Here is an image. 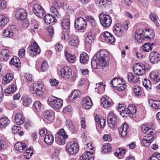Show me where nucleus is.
I'll list each match as a JSON object with an SVG mask.
<instances>
[{
    "label": "nucleus",
    "instance_id": "obj_47",
    "mask_svg": "<svg viewBox=\"0 0 160 160\" xmlns=\"http://www.w3.org/2000/svg\"><path fill=\"white\" fill-rule=\"evenodd\" d=\"M66 124L68 126L69 129L71 132H76L74 126L71 120H67Z\"/></svg>",
    "mask_w": 160,
    "mask_h": 160
},
{
    "label": "nucleus",
    "instance_id": "obj_32",
    "mask_svg": "<svg viewBox=\"0 0 160 160\" xmlns=\"http://www.w3.org/2000/svg\"><path fill=\"white\" fill-rule=\"evenodd\" d=\"M13 78V76L11 74L8 73L4 76L2 79V82L4 84L8 83Z\"/></svg>",
    "mask_w": 160,
    "mask_h": 160
},
{
    "label": "nucleus",
    "instance_id": "obj_36",
    "mask_svg": "<svg viewBox=\"0 0 160 160\" xmlns=\"http://www.w3.org/2000/svg\"><path fill=\"white\" fill-rule=\"evenodd\" d=\"M112 148L111 144L108 143H105L103 145L102 152L104 154L110 152Z\"/></svg>",
    "mask_w": 160,
    "mask_h": 160
},
{
    "label": "nucleus",
    "instance_id": "obj_16",
    "mask_svg": "<svg viewBox=\"0 0 160 160\" xmlns=\"http://www.w3.org/2000/svg\"><path fill=\"white\" fill-rule=\"evenodd\" d=\"M123 30L121 24L117 23L114 27L113 32L115 35L118 37H122L123 35Z\"/></svg>",
    "mask_w": 160,
    "mask_h": 160
},
{
    "label": "nucleus",
    "instance_id": "obj_31",
    "mask_svg": "<svg viewBox=\"0 0 160 160\" xmlns=\"http://www.w3.org/2000/svg\"><path fill=\"white\" fill-rule=\"evenodd\" d=\"M111 100L108 98H103L101 99V102L104 108H107L111 106Z\"/></svg>",
    "mask_w": 160,
    "mask_h": 160
},
{
    "label": "nucleus",
    "instance_id": "obj_57",
    "mask_svg": "<svg viewBox=\"0 0 160 160\" xmlns=\"http://www.w3.org/2000/svg\"><path fill=\"white\" fill-rule=\"evenodd\" d=\"M50 11L52 13L57 17L58 18H59L60 17L58 11V10L54 7L51 6L50 8Z\"/></svg>",
    "mask_w": 160,
    "mask_h": 160
},
{
    "label": "nucleus",
    "instance_id": "obj_42",
    "mask_svg": "<svg viewBox=\"0 0 160 160\" xmlns=\"http://www.w3.org/2000/svg\"><path fill=\"white\" fill-rule=\"evenodd\" d=\"M22 100L23 105L25 106L30 105L32 102L31 99L27 96L22 97Z\"/></svg>",
    "mask_w": 160,
    "mask_h": 160
},
{
    "label": "nucleus",
    "instance_id": "obj_1",
    "mask_svg": "<svg viewBox=\"0 0 160 160\" xmlns=\"http://www.w3.org/2000/svg\"><path fill=\"white\" fill-rule=\"evenodd\" d=\"M106 52L100 51L97 52L92 57L91 61V65L94 69H98L101 67H107L109 59Z\"/></svg>",
    "mask_w": 160,
    "mask_h": 160
},
{
    "label": "nucleus",
    "instance_id": "obj_38",
    "mask_svg": "<svg viewBox=\"0 0 160 160\" xmlns=\"http://www.w3.org/2000/svg\"><path fill=\"white\" fill-rule=\"evenodd\" d=\"M17 89V87L14 84H12L5 90V94H11L13 93Z\"/></svg>",
    "mask_w": 160,
    "mask_h": 160
},
{
    "label": "nucleus",
    "instance_id": "obj_8",
    "mask_svg": "<svg viewBox=\"0 0 160 160\" xmlns=\"http://www.w3.org/2000/svg\"><path fill=\"white\" fill-rule=\"evenodd\" d=\"M133 68L135 74L138 76L143 75L145 72V66L142 63H136Z\"/></svg>",
    "mask_w": 160,
    "mask_h": 160
},
{
    "label": "nucleus",
    "instance_id": "obj_46",
    "mask_svg": "<svg viewBox=\"0 0 160 160\" xmlns=\"http://www.w3.org/2000/svg\"><path fill=\"white\" fill-rule=\"evenodd\" d=\"M155 45L153 43H146L143 45V50L146 52H149L152 50V46Z\"/></svg>",
    "mask_w": 160,
    "mask_h": 160
},
{
    "label": "nucleus",
    "instance_id": "obj_28",
    "mask_svg": "<svg viewBox=\"0 0 160 160\" xmlns=\"http://www.w3.org/2000/svg\"><path fill=\"white\" fill-rule=\"evenodd\" d=\"M63 28L64 29H68L70 27V21L69 19V16L68 15L66 16V18H65L61 23Z\"/></svg>",
    "mask_w": 160,
    "mask_h": 160
},
{
    "label": "nucleus",
    "instance_id": "obj_22",
    "mask_svg": "<svg viewBox=\"0 0 160 160\" xmlns=\"http://www.w3.org/2000/svg\"><path fill=\"white\" fill-rule=\"evenodd\" d=\"M128 125L126 123H124L121 125L119 128L118 130L120 134L122 137L126 136L127 134Z\"/></svg>",
    "mask_w": 160,
    "mask_h": 160
},
{
    "label": "nucleus",
    "instance_id": "obj_58",
    "mask_svg": "<svg viewBox=\"0 0 160 160\" xmlns=\"http://www.w3.org/2000/svg\"><path fill=\"white\" fill-rule=\"evenodd\" d=\"M150 19L155 23L157 26H158L159 23L157 22L156 17V15L153 13H151L149 15Z\"/></svg>",
    "mask_w": 160,
    "mask_h": 160
},
{
    "label": "nucleus",
    "instance_id": "obj_49",
    "mask_svg": "<svg viewBox=\"0 0 160 160\" xmlns=\"http://www.w3.org/2000/svg\"><path fill=\"white\" fill-rule=\"evenodd\" d=\"M25 151L26 152L24 153V157L27 159H29L33 154L32 149L30 148H29L28 149H27Z\"/></svg>",
    "mask_w": 160,
    "mask_h": 160
},
{
    "label": "nucleus",
    "instance_id": "obj_24",
    "mask_svg": "<svg viewBox=\"0 0 160 160\" xmlns=\"http://www.w3.org/2000/svg\"><path fill=\"white\" fill-rule=\"evenodd\" d=\"M10 121L7 117H3L0 118V128L7 127L10 123Z\"/></svg>",
    "mask_w": 160,
    "mask_h": 160
},
{
    "label": "nucleus",
    "instance_id": "obj_37",
    "mask_svg": "<svg viewBox=\"0 0 160 160\" xmlns=\"http://www.w3.org/2000/svg\"><path fill=\"white\" fill-rule=\"evenodd\" d=\"M8 21L9 19L7 17L4 15H0V26H5Z\"/></svg>",
    "mask_w": 160,
    "mask_h": 160
},
{
    "label": "nucleus",
    "instance_id": "obj_29",
    "mask_svg": "<svg viewBox=\"0 0 160 160\" xmlns=\"http://www.w3.org/2000/svg\"><path fill=\"white\" fill-rule=\"evenodd\" d=\"M148 102L150 106L153 107L155 109H160V101L153 100L152 99H149Z\"/></svg>",
    "mask_w": 160,
    "mask_h": 160
},
{
    "label": "nucleus",
    "instance_id": "obj_30",
    "mask_svg": "<svg viewBox=\"0 0 160 160\" xmlns=\"http://www.w3.org/2000/svg\"><path fill=\"white\" fill-rule=\"evenodd\" d=\"M43 18L45 22L47 24H50L51 22H52L55 21V17L52 15L48 14H44Z\"/></svg>",
    "mask_w": 160,
    "mask_h": 160
},
{
    "label": "nucleus",
    "instance_id": "obj_54",
    "mask_svg": "<svg viewBox=\"0 0 160 160\" xmlns=\"http://www.w3.org/2000/svg\"><path fill=\"white\" fill-rule=\"evenodd\" d=\"M142 83L143 86L146 89H149L151 88V83L149 80L145 79L144 81L142 82Z\"/></svg>",
    "mask_w": 160,
    "mask_h": 160
},
{
    "label": "nucleus",
    "instance_id": "obj_35",
    "mask_svg": "<svg viewBox=\"0 0 160 160\" xmlns=\"http://www.w3.org/2000/svg\"><path fill=\"white\" fill-rule=\"evenodd\" d=\"M44 141L48 145H50L53 142L54 137L51 135H47L44 137Z\"/></svg>",
    "mask_w": 160,
    "mask_h": 160
},
{
    "label": "nucleus",
    "instance_id": "obj_45",
    "mask_svg": "<svg viewBox=\"0 0 160 160\" xmlns=\"http://www.w3.org/2000/svg\"><path fill=\"white\" fill-rule=\"evenodd\" d=\"M86 18L87 21L90 23L92 27H96L97 25L96 22L92 16H86Z\"/></svg>",
    "mask_w": 160,
    "mask_h": 160
},
{
    "label": "nucleus",
    "instance_id": "obj_9",
    "mask_svg": "<svg viewBox=\"0 0 160 160\" xmlns=\"http://www.w3.org/2000/svg\"><path fill=\"white\" fill-rule=\"evenodd\" d=\"M61 76L65 79H68L72 75V70L71 68L68 66H65L61 69Z\"/></svg>",
    "mask_w": 160,
    "mask_h": 160
},
{
    "label": "nucleus",
    "instance_id": "obj_55",
    "mask_svg": "<svg viewBox=\"0 0 160 160\" xmlns=\"http://www.w3.org/2000/svg\"><path fill=\"white\" fill-rule=\"evenodd\" d=\"M18 61H19V59L18 58H17L16 57H15V59L13 58L11 60L10 63L11 65H14L17 68H18L19 64H20V63H18Z\"/></svg>",
    "mask_w": 160,
    "mask_h": 160
},
{
    "label": "nucleus",
    "instance_id": "obj_64",
    "mask_svg": "<svg viewBox=\"0 0 160 160\" xmlns=\"http://www.w3.org/2000/svg\"><path fill=\"white\" fill-rule=\"evenodd\" d=\"M150 160H160V154H155L150 158Z\"/></svg>",
    "mask_w": 160,
    "mask_h": 160
},
{
    "label": "nucleus",
    "instance_id": "obj_21",
    "mask_svg": "<svg viewBox=\"0 0 160 160\" xmlns=\"http://www.w3.org/2000/svg\"><path fill=\"white\" fill-rule=\"evenodd\" d=\"M127 76L128 81L132 83H137L139 81L138 76L134 75L132 73H128Z\"/></svg>",
    "mask_w": 160,
    "mask_h": 160
},
{
    "label": "nucleus",
    "instance_id": "obj_15",
    "mask_svg": "<svg viewBox=\"0 0 160 160\" xmlns=\"http://www.w3.org/2000/svg\"><path fill=\"white\" fill-rule=\"evenodd\" d=\"M149 58L151 62L153 63H157L160 61V54L156 51L151 52Z\"/></svg>",
    "mask_w": 160,
    "mask_h": 160
},
{
    "label": "nucleus",
    "instance_id": "obj_4",
    "mask_svg": "<svg viewBox=\"0 0 160 160\" xmlns=\"http://www.w3.org/2000/svg\"><path fill=\"white\" fill-rule=\"evenodd\" d=\"M58 137L56 138L57 143L59 145H63L65 143V139H67L68 135L63 129H60L58 132Z\"/></svg>",
    "mask_w": 160,
    "mask_h": 160
},
{
    "label": "nucleus",
    "instance_id": "obj_13",
    "mask_svg": "<svg viewBox=\"0 0 160 160\" xmlns=\"http://www.w3.org/2000/svg\"><path fill=\"white\" fill-rule=\"evenodd\" d=\"M123 80L122 79L120 78H113L110 82V84L114 88H116L119 91H121L124 90V88L125 86L121 87L119 86L120 84L122 83Z\"/></svg>",
    "mask_w": 160,
    "mask_h": 160
},
{
    "label": "nucleus",
    "instance_id": "obj_17",
    "mask_svg": "<svg viewBox=\"0 0 160 160\" xmlns=\"http://www.w3.org/2000/svg\"><path fill=\"white\" fill-rule=\"evenodd\" d=\"M15 149L20 152H23L28 148V146L25 143L18 142L14 145Z\"/></svg>",
    "mask_w": 160,
    "mask_h": 160
},
{
    "label": "nucleus",
    "instance_id": "obj_60",
    "mask_svg": "<svg viewBox=\"0 0 160 160\" xmlns=\"http://www.w3.org/2000/svg\"><path fill=\"white\" fill-rule=\"evenodd\" d=\"M48 64L46 61H43L42 63L41 68L43 72L46 71L48 68Z\"/></svg>",
    "mask_w": 160,
    "mask_h": 160
},
{
    "label": "nucleus",
    "instance_id": "obj_43",
    "mask_svg": "<svg viewBox=\"0 0 160 160\" xmlns=\"http://www.w3.org/2000/svg\"><path fill=\"white\" fill-rule=\"evenodd\" d=\"M95 121L96 122H97L100 125L101 128H103L105 126L106 124V120L105 119L103 118H98V116L97 118V116H96Z\"/></svg>",
    "mask_w": 160,
    "mask_h": 160
},
{
    "label": "nucleus",
    "instance_id": "obj_52",
    "mask_svg": "<svg viewBox=\"0 0 160 160\" xmlns=\"http://www.w3.org/2000/svg\"><path fill=\"white\" fill-rule=\"evenodd\" d=\"M69 44L72 46H77L79 44V39L77 38H75L72 39L70 41Z\"/></svg>",
    "mask_w": 160,
    "mask_h": 160
},
{
    "label": "nucleus",
    "instance_id": "obj_62",
    "mask_svg": "<svg viewBox=\"0 0 160 160\" xmlns=\"http://www.w3.org/2000/svg\"><path fill=\"white\" fill-rule=\"evenodd\" d=\"M145 139H141V140L143 145L145 147H148L150 146L152 141H148V140Z\"/></svg>",
    "mask_w": 160,
    "mask_h": 160
},
{
    "label": "nucleus",
    "instance_id": "obj_39",
    "mask_svg": "<svg viewBox=\"0 0 160 160\" xmlns=\"http://www.w3.org/2000/svg\"><path fill=\"white\" fill-rule=\"evenodd\" d=\"M81 95L80 92L78 90H76L73 92L69 97V99L73 101L76 98L78 97Z\"/></svg>",
    "mask_w": 160,
    "mask_h": 160
},
{
    "label": "nucleus",
    "instance_id": "obj_61",
    "mask_svg": "<svg viewBox=\"0 0 160 160\" xmlns=\"http://www.w3.org/2000/svg\"><path fill=\"white\" fill-rule=\"evenodd\" d=\"M55 48L56 51L60 52L62 50L63 47L62 45L60 42H58L55 45Z\"/></svg>",
    "mask_w": 160,
    "mask_h": 160
},
{
    "label": "nucleus",
    "instance_id": "obj_7",
    "mask_svg": "<svg viewBox=\"0 0 160 160\" xmlns=\"http://www.w3.org/2000/svg\"><path fill=\"white\" fill-rule=\"evenodd\" d=\"M86 26L87 23L85 20L82 17L77 18L75 21V28L78 30L84 29Z\"/></svg>",
    "mask_w": 160,
    "mask_h": 160
},
{
    "label": "nucleus",
    "instance_id": "obj_19",
    "mask_svg": "<svg viewBox=\"0 0 160 160\" xmlns=\"http://www.w3.org/2000/svg\"><path fill=\"white\" fill-rule=\"evenodd\" d=\"M92 103L90 98L88 97H86L83 99L82 102V107L83 108L88 109L90 108Z\"/></svg>",
    "mask_w": 160,
    "mask_h": 160
},
{
    "label": "nucleus",
    "instance_id": "obj_26",
    "mask_svg": "<svg viewBox=\"0 0 160 160\" xmlns=\"http://www.w3.org/2000/svg\"><path fill=\"white\" fill-rule=\"evenodd\" d=\"M151 79L153 81L158 82L160 81V73L157 71L152 72L150 74Z\"/></svg>",
    "mask_w": 160,
    "mask_h": 160
},
{
    "label": "nucleus",
    "instance_id": "obj_27",
    "mask_svg": "<svg viewBox=\"0 0 160 160\" xmlns=\"http://www.w3.org/2000/svg\"><path fill=\"white\" fill-rule=\"evenodd\" d=\"M103 36L107 41L110 43L114 42L115 41L113 36L108 32H104L103 33Z\"/></svg>",
    "mask_w": 160,
    "mask_h": 160
},
{
    "label": "nucleus",
    "instance_id": "obj_63",
    "mask_svg": "<svg viewBox=\"0 0 160 160\" xmlns=\"http://www.w3.org/2000/svg\"><path fill=\"white\" fill-rule=\"evenodd\" d=\"M147 135L144 136V137L142 139H146L149 141H152L154 140L153 135H150L149 134H146Z\"/></svg>",
    "mask_w": 160,
    "mask_h": 160
},
{
    "label": "nucleus",
    "instance_id": "obj_51",
    "mask_svg": "<svg viewBox=\"0 0 160 160\" xmlns=\"http://www.w3.org/2000/svg\"><path fill=\"white\" fill-rule=\"evenodd\" d=\"M2 35L6 37L11 38L13 35V33L9 29H5L2 31Z\"/></svg>",
    "mask_w": 160,
    "mask_h": 160
},
{
    "label": "nucleus",
    "instance_id": "obj_20",
    "mask_svg": "<svg viewBox=\"0 0 160 160\" xmlns=\"http://www.w3.org/2000/svg\"><path fill=\"white\" fill-rule=\"evenodd\" d=\"M44 116L46 119L52 122L54 119V112L51 110L45 111L44 113Z\"/></svg>",
    "mask_w": 160,
    "mask_h": 160
},
{
    "label": "nucleus",
    "instance_id": "obj_11",
    "mask_svg": "<svg viewBox=\"0 0 160 160\" xmlns=\"http://www.w3.org/2000/svg\"><path fill=\"white\" fill-rule=\"evenodd\" d=\"M33 12L36 16L41 18H42L45 14L43 8L38 4H35L33 6Z\"/></svg>",
    "mask_w": 160,
    "mask_h": 160
},
{
    "label": "nucleus",
    "instance_id": "obj_50",
    "mask_svg": "<svg viewBox=\"0 0 160 160\" xmlns=\"http://www.w3.org/2000/svg\"><path fill=\"white\" fill-rule=\"evenodd\" d=\"M133 92L135 96L139 97L141 95L142 91L141 89L138 86H136L134 88Z\"/></svg>",
    "mask_w": 160,
    "mask_h": 160
},
{
    "label": "nucleus",
    "instance_id": "obj_12",
    "mask_svg": "<svg viewBox=\"0 0 160 160\" xmlns=\"http://www.w3.org/2000/svg\"><path fill=\"white\" fill-rule=\"evenodd\" d=\"M107 122L109 127L113 128L115 127L117 122L116 115L113 112H110L107 117Z\"/></svg>",
    "mask_w": 160,
    "mask_h": 160
},
{
    "label": "nucleus",
    "instance_id": "obj_53",
    "mask_svg": "<svg viewBox=\"0 0 160 160\" xmlns=\"http://www.w3.org/2000/svg\"><path fill=\"white\" fill-rule=\"evenodd\" d=\"M34 108L37 112H39L42 106L41 103L38 101L35 102L33 104Z\"/></svg>",
    "mask_w": 160,
    "mask_h": 160
},
{
    "label": "nucleus",
    "instance_id": "obj_18",
    "mask_svg": "<svg viewBox=\"0 0 160 160\" xmlns=\"http://www.w3.org/2000/svg\"><path fill=\"white\" fill-rule=\"evenodd\" d=\"M0 54V60L2 61H6L9 58L10 53L9 50L5 49L2 50Z\"/></svg>",
    "mask_w": 160,
    "mask_h": 160
},
{
    "label": "nucleus",
    "instance_id": "obj_34",
    "mask_svg": "<svg viewBox=\"0 0 160 160\" xmlns=\"http://www.w3.org/2000/svg\"><path fill=\"white\" fill-rule=\"evenodd\" d=\"M65 56L67 61L70 63H73L76 61V56L68 53L67 51L65 52Z\"/></svg>",
    "mask_w": 160,
    "mask_h": 160
},
{
    "label": "nucleus",
    "instance_id": "obj_48",
    "mask_svg": "<svg viewBox=\"0 0 160 160\" xmlns=\"http://www.w3.org/2000/svg\"><path fill=\"white\" fill-rule=\"evenodd\" d=\"M33 90H34L35 89H42L43 88V85L41 82L40 81L35 82L33 83Z\"/></svg>",
    "mask_w": 160,
    "mask_h": 160
},
{
    "label": "nucleus",
    "instance_id": "obj_56",
    "mask_svg": "<svg viewBox=\"0 0 160 160\" xmlns=\"http://www.w3.org/2000/svg\"><path fill=\"white\" fill-rule=\"evenodd\" d=\"M125 153V150L124 149L121 148H118L116 149V154L115 155L118 156H122Z\"/></svg>",
    "mask_w": 160,
    "mask_h": 160
},
{
    "label": "nucleus",
    "instance_id": "obj_3",
    "mask_svg": "<svg viewBox=\"0 0 160 160\" xmlns=\"http://www.w3.org/2000/svg\"><path fill=\"white\" fill-rule=\"evenodd\" d=\"M99 18L101 24L104 27H109L112 23L111 18L109 14L101 13L99 15Z\"/></svg>",
    "mask_w": 160,
    "mask_h": 160
},
{
    "label": "nucleus",
    "instance_id": "obj_33",
    "mask_svg": "<svg viewBox=\"0 0 160 160\" xmlns=\"http://www.w3.org/2000/svg\"><path fill=\"white\" fill-rule=\"evenodd\" d=\"M15 121L18 125H20L24 122L23 118L21 114L18 113L15 117Z\"/></svg>",
    "mask_w": 160,
    "mask_h": 160
},
{
    "label": "nucleus",
    "instance_id": "obj_2",
    "mask_svg": "<svg viewBox=\"0 0 160 160\" xmlns=\"http://www.w3.org/2000/svg\"><path fill=\"white\" fill-rule=\"evenodd\" d=\"M48 103L53 109H58L62 107L63 104V101L62 99L55 97H49Z\"/></svg>",
    "mask_w": 160,
    "mask_h": 160
},
{
    "label": "nucleus",
    "instance_id": "obj_59",
    "mask_svg": "<svg viewBox=\"0 0 160 160\" xmlns=\"http://www.w3.org/2000/svg\"><path fill=\"white\" fill-rule=\"evenodd\" d=\"M53 4L55 7L59 8L62 7L64 5L63 2L60 0H55Z\"/></svg>",
    "mask_w": 160,
    "mask_h": 160
},
{
    "label": "nucleus",
    "instance_id": "obj_40",
    "mask_svg": "<svg viewBox=\"0 0 160 160\" xmlns=\"http://www.w3.org/2000/svg\"><path fill=\"white\" fill-rule=\"evenodd\" d=\"M88 57L87 54L85 52L82 53L80 56V61L81 63H86L88 60Z\"/></svg>",
    "mask_w": 160,
    "mask_h": 160
},
{
    "label": "nucleus",
    "instance_id": "obj_6",
    "mask_svg": "<svg viewBox=\"0 0 160 160\" xmlns=\"http://www.w3.org/2000/svg\"><path fill=\"white\" fill-rule=\"evenodd\" d=\"M41 52V49L38 44L36 42H34L31 45L28 52L30 56L33 57L39 54Z\"/></svg>",
    "mask_w": 160,
    "mask_h": 160
},
{
    "label": "nucleus",
    "instance_id": "obj_10",
    "mask_svg": "<svg viewBox=\"0 0 160 160\" xmlns=\"http://www.w3.org/2000/svg\"><path fill=\"white\" fill-rule=\"evenodd\" d=\"M28 15L26 10L23 8L18 9L16 11L15 17L18 21H22L26 19Z\"/></svg>",
    "mask_w": 160,
    "mask_h": 160
},
{
    "label": "nucleus",
    "instance_id": "obj_41",
    "mask_svg": "<svg viewBox=\"0 0 160 160\" xmlns=\"http://www.w3.org/2000/svg\"><path fill=\"white\" fill-rule=\"evenodd\" d=\"M142 131L144 133L149 134L150 135H154V132L152 131L147 126L143 125L142 127Z\"/></svg>",
    "mask_w": 160,
    "mask_h": 160
},
{
    "label": "nucleus",
    "instance_id": "obj_14",
    "mask_svg": "<svg viewBox=\"0 0 160 160\" xmlns=\"http://www.w3.org/2000/svg\"><path fill=\"white\" fill-rule=\"evenodd\" d=\"M143 30L141 31V32L139 30L138 31H136L135 33V37L136 40L138 42H141L145 39H148L153 38L152 37H150L149 35L144 36L143 33Z\"/></svg>",
    "mask_w": 160,
    "mask_h": 160
},
{
    "label": "nucleus",
    "instance_id": "obj_25",
    "mask_svg": "<svg viewBox=\"0 0 160 160\" xmlns=\"http://www.w3.org/2000/svg\"><path fill=\"white\" fill-rule=\"evenodd\" d=\"M80 160H94L92 154L89 151H87L80 156Z\"/></svg>",
    "mask_w": 160,
    "mask_h": 160
},
{
    "label": "nucleus",
    "instance_id": "obj_44",
    "mask_svg": "<svg viewBox=\"0 0 160 160\" xmlns=\"http://www.w3.org/2000/svg\"><path fill=\"white\" fill-rule=\"evenodd\" d=\"M137 110L135 108V106L133 105L132 104L130 105L128 107L127 109V112L128 114H131L132 115L135 114Z\"/></svg>",
    "mask_w": 160,
    "mask_h": 160
},
{
    "label": "nucleus",
    "instance_id": "obj_5",
    "mask_svg": "<svg viewBox=\"0 0 160 160\" xmlns=\"http://www.w3.org/2000/svg\"><path fill=\"white\" fill-rule=\"evenodd\" d=\"M66 148L68 151L72 155L76 153L79 150L78 145L75 142L68 143L67 145Z\"/></svg>",
    "mask_w": 160,
    "mask_h": 160
},
{
    "label": "nucleus",
    "instance_id": "obj_23",
    "mask_svg": "<svg viewBox=\"0 0 160 160\" xmlns=\"http://www.w3.org/2000/svg\"><path fill=\"white\" fill-rule=\"evenodd\" d=\"M111 0H95L96 4L100 8H105L110 3Z\"/></svg>",
    "mask_w": 160,
    "mask_h": 160
}]
</instances>
